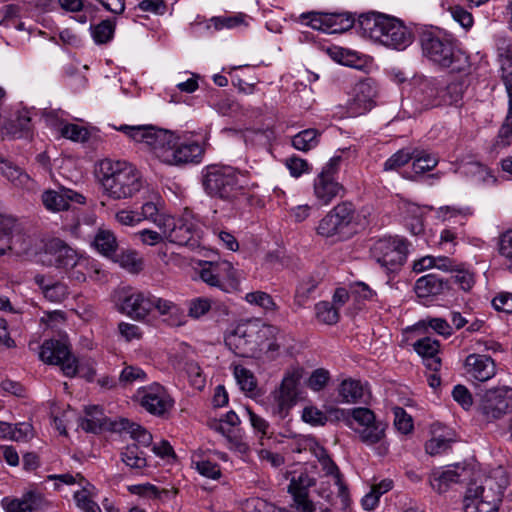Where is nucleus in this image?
Wrapping results in <instances>:
<instances>
[{
    "instance_id": "a18cd8bd",
    "label": "nucleus",
    "mask_w": 512,
    "mask_h": 512,
    "mask_svg": "<svg viewBox=\"0 0 512 512\" xmlns=\"http://www.w3.org/2000/svg\"><path fill=\"white\" fill-rule=\"evenodd\" d=\"M92 37L97 44L108 43L115 32V21L106 19L95 26H91Z\"/></svg>"
},
{
    "instance_id": "c85d7f7f",
    "label": "nucleus",
    "mask_w": 512,
    "mask_h": 512,
    "mask_svg": "<svg viewBox=\"0 0 512 512\" xmlns=\"http://www.w3.org/2000/svg\"><path fill=\"white\" fill-rule=\"evenodd\" d=\"M34 282L39 286L44 297L51 302L60 303L68 297V287L63 282L52 281L42 274L35 275Z\"/></svg>"
},
{
    "instance_id": "69168bd1",
    "label": "nucleus",
    "mask_w": 512,
    "mask_h": 512,
    "mask_svg": "<svg viewBox=\"0 0 512 512\" xmlns=\"http://www.w3.org/2000/svg\"><path fill=\"white\" fill-rule=\"evenodd\" d=\"M495 45L499 61L512 58V41L506 36L497 35Z\"/></svg>"
},
{
    "instance_id": "423d86ee",
    "label": "nucleus",
    "mask_w": 512,
    "mask_h": 512,
    "mask_svg": "<svg viewBox=\"0 0 512 512\" xmlns=\"http://www.w3.org/2000/svg\"><path fill=\"white\" fill-rule=\"evenodd\" d=\"M506 485L502 471L470 482L464 497V512H499Z\"/></svg>"
},
{
    "instance_id": "2f4dec72",
    "label": "nucleus",
    "mask_w": 512,
    "mask_h": 512,
    "mask_svg": "<svg viewBox=\"0 0 512 512\" xmlns=\"http://www.w3.org/2000/svg\"><path fill=\"white\" fill-rule=\"evenodd\" d=\"M467 473L468 471L465 468L447 469L441 473H434L430 478V484L435 491L443 493L447 491L451 484L462 482Z\"/></svg>"
},
{
    "instance_id": "79ce46f5",
    "label": "nucleus",
    "mask_w": 512,
    "mask_h": 512,
    "mask_svg": "<svg viewBox=\"0 0 512 512\" xmlns=\"http://www.w3.org/2000/svg\"><path fill=\"white\" fill-rule=\"evenodd\" d=\"M87 418L80 419L79 426L86 432L97 433L101 430L103 423V413L98 406L87 407Z\"/></svg>"
},
{
    "instance_id": "f03ea898",
    "label": "nucleus",
    "mask_w": 512,
    "mask_h": 512,
    "mask_svg": "<svg viewBox=\"0 0 512 512\" xmlns=\"http://www.w3.org/2000/svg\"><path fill=\"white\" fill-rule=\"evenodd\" d=\"M418 41L423 57L433 65L456 73L469 71V56L447 31L433 26L425 27L420 30Z\"/></svg>"
},
{
    "instance_id": "6e6d98bb",
    "label": "nucleus",
    "mask_w": 512,
    "mask_h": 512,
    "mask_svg": "<svg viewBox=\"0 0 512 512\" xmlns=\"http://www.w3.org/2000/svg\"><path fill=\"white\" fill-rule=\"evenodd\" d=\"M394 425L397 428L398 431H400L403 434H408L413 429V421L412 418L407 412L401 408L396 407L394 409Z\"/></svg>"
},
{
    "instance_id": "49530a36",
    "label": "nucleus",
    "mask_w": 512,
    "mask_h": 512,
    "mask_svg": "<svg viewBox=\"0 0 512 512\" xmlns=\"http://www.w3.org/2000/svg\"><path fill=\"white\" fill-rule=\"evenodd\" d=\"M317 319L327 325L336 324L339 320L338 307L327 301H322L315 306Z\"/></svg>"
},
{
    "instance_id": "bb28decb",
    "label": "nucleus",
    "mask_w": 512,
    "mask_h": 512,
    "mask_svg": "<svg viewBox=\"0 0 512 512\" xmlns=\"http://www.w3.org/2000/svg\"><path fill=\"white\" fill-rule=\"evenodd\" d=\"M321 470L324 472V476L332 477L334 484L337 487V496L340 499V509L345 510L350 505V496L347 485L343 481V475L341 474L338 466L331 459L327 457L319 462Z\"/></svg>"
},
{
    "instance_id": "a211bd4d",
    "label": "nucleus",
    "mask_w": 512,
    "mask_h": 512,
    "mask_svg": "<svg viewBox=\"0 0 512 512\" xmlns=\"http://www.w3.org/2000/svg\"><path fill=\"white\" fill-rule=\"evenodd\" d=\"M119 309L135 320H144L151 312V293L128 289L119 297Z\"/></svg>"
},
{
    "instance_id": "4c0bfd02",
    "label": "nucleus",
    "mask_w": 512,
    "mask_h": 512,
    "mask_svg": "<svg viewBox=\"0 0 512 512\" xmlns=\"http://www.w3.org/2000/svg\"><path fill=\"white\" fill-rule=\"evenodd\" d=\"M320 135L321 133L316 129H305L294 135L291 143L295 149L307 152L318 145Z\"/></svg>"
},
{
    "instance_id": "3c124183",
    "label": "nucleus",
    "mask_w": 512,
    "mask_h": 512,
    "mask_svg": "<svg viewBox=\"0 0 512 512\" xmlns=\"http://www.w3.org/2000/svg\"><path fill=\"white\" fill-rule=\"evenodd\" d=\"M315 483V479L310 477L307 472L303 471L291 478L288 485V492H308V489L314 486Z\"/></svg>"
},
{
    "instance_id": "2eb2a0df",
    "label": "nucleus",
    "mask_w": 512,
    "mask_h": 512,
    "mask_svg": "<svg viewBox=\"0 0 512 512\" xmlns=\"http://www.w3.org/2000/svg\"><path fill=\"white\" fill-rule=\"evenodd\" d=\"M303 376L301 368H294L285 373L279 387L271 393L274 413L285 418L290 409L297 403L299 384Z\"/></svg>"
},
{
    "instance_id": "c9c22d12",
    "label": "nucleus",
    "mask_w": 512,
    "mask_h": 512,
    "mask_svg": "<svg viewBox=\"0 0 512 512\" xmlns=\"http://www.w3.org/2000/svg\"><path fill=\"white\" fill-rule=\"evenodd\" d=\"M119 430L126 431L130 434L131 438H133L138 444L148 447L152 443V435L145 428L140 426L137 423L131 422L128 419H120L118 423Z\"/></svg>"
},
{
    "instance_id": "6e6552de",
    "label": "nucleus",
    "mask_w": 512,
    "mask_h": 512,
    "mask_svg": "<svg viewBox=\"0 0 512 512\" xmlns=\"http://www.w3.org/2000/svg\"><path fill=\"white\" fill-rule=\"evenodd\" d=\"M204 155L203 147L196 141H181V138L171 131V137L164 141L157 150V158L173 166L198 164Z\"/></svg>"
},
{
    "instance_id": "c756f323",
    "label": "nucleus",
    "mask_w": 512,
    "mask_h": 512,
    "mask_svg": "<svg viewBox=\"0 0 512 512\" xmlns=\"http://www.w3.org/2000/svg\"><path fill=\"white\" fill-rule=\"evenodd\" d=\"M414 350L424 358L426 366L436 372L441 366V360L437 356L440 343L436 339L424 337L414 343Z\"/></svg>"
},
{
    "instance_id": "f257e3e1",
    "label": "nucleus",
    "mask_w": 512,
    "mask_h": 512,
    "mask_svg": "<svg viewBox=\"0 0 512 512\" xmlns=\"http://www.w3.org/2000/svg\"><path fill=\"white\" fill-rule=\"evenodd\" d=\"M283 334L274 325L259 320H247L225 335L226 347L236 356L275 359L282 345Z\"/></svg>"
},
{
    "instance_id": "f704fd0d",
    "label": "nucleus",
    "mask_w": 512,
    "mask_h": 512,
    "mask_svg": "<svg viewBox=\"0 0 512 512\" xmlns=\"http://www.w3.org/2000/svg\"><path fill=\"white\" fill-rule=\"evenodd\" d=\"M160 204V196L155 194L151 200H148L142 204L139 214L142 220H150L155 223L160 230H162L164 227L163 222H166L167 218L170 216L159 213Z\"/></svg>"
},
{
    "instance_id": "b1692460",
    "label": "nucleus",
    "mask_w": 512,
    "mask_h": 512,
    "mask_svg": "<svg viewBox=\"0 0 512 512\" xmlns=\"http://www.w3.org/2000/svg\"><path fill=\"white\" fill-rule=\"evenodd\" d=\"M47 252L54 257V264L57 268L68 270L84 266V259H81L74 249L60 239L52 240L47 247Z\"/></svg>"
},
{
    "instance_id": "20e7f679",
    "label": "nucleus",
    "mask_w": 512,
    "mask_h": 512,
    "mask_svg": "<svg viewBox=\"0 0 512 512\" xmlns=\"http://www.w3.org/2000/svg\"><path fill=\"white\" fill-rule=\"evenodd\" d=\"M99 167L104 193L113 200L133 198L146 185L142 173L126 161L104 159Z\"/></svg>"
},
{
    "instance_id": "7c9ffc66",
    "label": "nucleus",
    "mask_w": 512,
    "mask_h": 512,
    "mask_svg": "<svg viewBox=\"0 0 512 512\" xmlns=\"http://www.w3.org/2000/svg\"><path fill=\"white\" fill-rule=\"evenodd\" d=\"M339 396L343 402L356 403L366 402L370 395L366 384L359 380L346 379L339 386Z\"/></svg>"
},
{
    "instance_id": "473e14b6",
    "label": "nucleus",
    "mask_w": 512,
    "mask_h": 512,
    "mask_svg": "<svg viewBox=\"0 0 512 512\" xmlns=\"http://www.w3.org/2000/svg\"><path fill=\"white\" fill-rule=\"evenodd\" d=\"M441 88V106L444 105H457L462 99L467 84L464 79H457L451 81L447 85H440Z\"/></svg>"
},
{
    "instance_id": "e433bc0d",
    "label": "nucleus",
    "mask_w": 512,
    "mask_h": 512,
    "mask_svg": "<svg viewBox=\"0 0 512 512\" xmlns=\"http://www.w3.org/2000/svg\"><path fill=\"white\" fill-rule=\"evenodd\" d=\"M233 374L242 391L250 396L257 394V380L249 369L242 365H233Z\"/></svg>"
},
{
    "instance_id": "e2e57ef3",
    "label": "nucleus",
    "mask_w": 512,
    "mask_h": 512,
    "mask_svg": "<svg viewBox=\"0 0 512 512\" xmlns=\"http://www.w3.org/2000/svg\"><path fill=\"white\" fill-rule=\"evenodd\" d=\"M145 378L146 373L141 368L135 366H126L119 376V382L123 385H127L138 380L142 381Z\"/></svg>"
},
{
    "instance_id": "9d476101",
    "label": "nucleus",
    "mask_w": 512,
    "mask_h": 512,
    "mask_svg": "<svg viewBox=\"0 0 512 512\" xmlns=\"http://www.w3.org/2000/svg\"><path fill=\"white\" fill-rule=\"evenodd\" d=\"M357 218L356 208L350 201H343L329 211L319 222L317 233L324 237L346 238Z\"/></svg>"
},
{
    "instance_id": "5fc2aeb1",
    "label": "nucleus",
    "mask_w": 512,
    "mask_h": 512,
    "mask_svg": "<svg viewBox=\"0 0 512 512\" xmlns=\"http://www.w3.org/2000/svg\"><path fill=\"white\" fill-rule=\"evenodd\" d=\"M196 470L204 477L217 480L221 477V469L217 463L210 460H200L194 462Z\"/></svg>"
},
{
    "instance_id": "5701e85b",
    "label": "nucleus",
    "mask_w": 512,
    "mask_h": 512,
    "mask_svg": "<svg viewBox=\"0 0 512 512\" xmlns=\"http://www.w3.org/2000/svg\"><path fill=\"white\" fill-rule=\"evenodd\" d=\"M354 98L351 103V109L357 114H363L370 111L375 105L377 96V87L371 78L359 81L354 88Z\"/></svg>"
},
{
    "instance_id": "1a4fd4ad",
    "label": "nucleus",
    "mask_w": 512,
    "mask_h": 512,
    "mask_svg": "<svg viewBox=\"0 0 512 512\" xmlns=\"http://www.w3.org/2000/svg\"><path fill=\"white\" fill-rule=\"evenodd\" d=\"M372 258L387 272L397 271L407 259L408 242L401 237H384L371 246Z\"/></svg>"
},
{
    "instance_id": "13d9d810",
    "label": "nucleus",
    "mask_w": 512,
    "mask_h": 512,
    "mask_svg": "<svg viewBox=\"0 0 512 512\" xmlns=\"http://www.w3.org/2000/svg\"><path fill=\"white\" fill-rule=\"evenodd\" d=\"M330 379V374L328 370L319 368L312 372L311 376L308 379V387L313 391H320L324 389L326 384Z\"/></svg>"
},
{
    "instance_id": "4468645a",
    "label": "nucleus",
    "mask_w": 512,
    "mask_h": 512,
    "mask_svg": "<svg viewBox=\"0 0 512 512\" xmlns=\"http://www.w3.org/2000/svg\"><path fill=\"white\" fill-rule=\"evenodd\" d=\"M478 410L486 422H493L512 412V388L500 386L486 390L479 400Z\"/></svg>"
},
{
    "instance_id": "680f3d73",
    "label": "nucleus",
    "mask_w": 512,
    "mask_h": 512,
    "mask_svg": "<svg viewBox=\"0 0 512 512\" xmlns=\"http://www.w3.org/2000/svg\"><path fill=\"white\" fill-rule=\"evenodd\" d=\"M211 308V301L208 298L199 297L190 301L189 316L198 319L205 315Z\"/></svg>"
},
{
    "instance_id": "a19ab883",
    "label": "nucleus",
    "mask_w": 512,
    "mask_h": 512,
    "mask_svg": "<svg viewBox=\"0 0 512 512\" xmlns=\"http://www.w3.org/2000/svg\"><path fill=\"white\" fill-rule=\"evenodd\" d=\"M247 19L248 16L241 12L231 16H216L210 19V24L207 28L213 26L216 31H219L222 29H234L241 25L248 26Z\"/></svg>"
},
{
    "instance_id": "4be33fe9",
    "label": "nucleus",
    "mask_w": 512,
    "mask_h": 512,
    "mask_svg": "<svg viewBox=\"0 0 512 512\" xmlns=\"http://www.w3.org/2000/svg\"><path fill=\"white\" fill-rule=\"evenodd\" d=\"M345 192L344 186L335 178L318 174L314 179L313 193L317 202L321 205H328L336 197H343Z\"/></svg>"
},
{
    "instance_id": "774afa93",
    "label": "nucleus",
    "mask_w": 512,
    "mask_h": 512,
    "mask_svg": "<svg viewBox=\"0 0 512 512\" xmlns=\"http://www.w3.org/2000/svg\"><path fill=\"white\" fill-rule=\"evenodd\" d=\"M499 253L505 259L512 262V230L504 232L499 239Z\"/></svg>"
},
{
    "instance_id": "a878e982",
    "label": "nucleus",
    "mask_w": 512,
    "mask_h": 512,
    "mask_svg": "<svg viewBox=\"0 0 512 512\" xmlns=\"http://www.w3.org/2000/svg\"><path fill=\"white\" fill-rule=\"evenodd\" d=\"M43 500L41 493L29 491L21 498L4 497L1 506L5 512H34L42 506Z\"/></svg>"
},
{
    "instance_id": "0e129e2a",
    "label": "nucleus",
    "mask_w": 512,
    "mask_h": 512,
    "mask_svg": "<svg viewBox=\"0 0 512 512\" xmlns=\"http://www.w3.org/2000/svg\"><path fill=\"white\" fill-rule=\"evenodd\" d=\"M16 220L12 216L0 214V242L10 245V235L15 227Z\"/></svg>"
},
{
    "instance_id": "338daca9",
    "label": "nucleus",
    "mask_w": 512,
    "mask_h": 512,
    "mask_svg": "<svg viewBox=\"0 0 512 512\" xmlns=\"http://www.w3.org/2000/svg\"><path fill=\"white\" fill-rule=\"evenodd\" d=\"M493 307L506 314H512V293L501 292L495 296L492 300Z\"/></svg>"
},
{
    "instance_id": "f3484780",
    "label": "nucleus",
    "mask_w": 512,
    "mask_h": 512,
    "mask_svg": "<svg viewBox=\"0 0 512 512\" xmlns=\"http://www.w3.org/2000/svg\"><path fill=\"white\" fill-rule=\"evenodd\" d=\"M41 201L45 209L50 212L71 211L76 216V209L72 203L84 204L85 197L72 189L60 186L58 190L43 191Z\"/></svg>"
},
{
    "instance_id": "bf43d9fd",
    "label": "nucleus",
    "mask_w": 512,
    "mask_h": 512,
    "mask_svg": "<svg viewBox=\"0 0 512 512\" xmlns=\"http://www.w3.org/2000/svg\"><path fill=\"white\" fill-rule=\"evenodd\" d=\"M153 309H156L161 315H172L179 311L177 305L172 301L151 294V311Z\"/></svg>"
},
{
    "instance_id": "dca6fc26",
    "label": "nucleus",
    "mask_w": 512,
    "mask_h": 512,
    "mask_svg": "<svg viewBox=\"0 0 512 512\" xmlns=\"http://www.w3.org/2000/svg\"><path fill=\"white\" fill-rule=\"evenodd\" d=\"M140 405L150 414L163 417L174 407V399L159 383H152L138 390Z\"/></svg>"
},
{
    "instance_id": "ea45409f",
    "label": "nucleus",
    "mask_w": 512,
    "mask_h": 512,
    "mask_svg": "<svg viewBox=\"0 0 512 512\" xmlns=\"http://www.w3.org/2000/svg\"><path fill=\"white\" fill-rule=\"evenodd\" d=\"M0 172L16 186H27L31 181L26 172L7 159L0 161Z\"/></svg>"
},
{
    "instance_id": "9b49d317",
    "label": "nucleus",
    "mask_w": 512,
    "mask_h": 512,
    "mask_svg": "<svg viewBox=\"0 0 512 512\" xmlns=\"http://www.w3.org/2000/svg\"><path fill=\"white\" fill-rule=\"evenodd\" d=\"M346 424L358 434L360 440L366 445L380 442L384 435L386 425L376 420L372 410L366 407H356L350 410V418Z\"/></svg>"
},
{
    "instance_id": "052dcab7",
    "label": "nucleus",
    "mask_w": 512,
    "mask_h": 512,
    "mask_svg": "<svg viewBox=\"0 0 512 512\" xmlns=\"http://www.w3.org/2000/svg\"><path fill=\"white\" fill-rule=\"evenodd\" d=\"M74 500L77 506L85 512H102L98 504L90 499L85 488L74 493Z\"/></svg>"
},
{
    "instance_id": "f8f14e48",
    "label": "nucleus",
    "mask_w": 512,
    "mask_h": 512,
    "mask_svg": "<svg viewBox=\"0 0 512 512\" xmlns=\"http://www.w3.org/2000/svg\"><path fill=\"white\" fill-rule=\"evenodd\" d=\"M200 279L210 287L226 293L239 290L240 281L232 263L226 260L205 261L201 264Z\"/></svg>"
},
{
    "instance_id": "8fccbe9b",
    "label": "nucleus",
    "mask_w": 512,
    "mask_h": 512,
    "mask_svg": "<svg viewBox=\"0 0 512 512\" xmlns=\"http://www.w3.org/2000/svg\"><path fill=\"white\" fill-rule=\"evenodd\" d=\"M413 158V152L411 148H404L394 153L384 163V170H396L405 164H407Z\"/></svg>"
},
{
    "instance_id": "0eeeda50",
    "label": "nucleus",
    "mask_w": 512,
    "mask_h": 512,
    "mask_svg": "<svg viewBox=\"0 0 512 512\" xmlns=\"http://www.w3.org/2000/svg\"><path fill=\"white\" fill-rule=\"evenodd\" d=\"M39 357L45 363L60 365L62 372L67 377H74L79 374L91 381L95 375L92 363L89 360L78 362L72 356L70 347L64 340H45L41 346Z\"/></svg>"
},
{
    "instance_id": "7ed1b4c3",
    "label": "nucleus",
    "mask_w": 512,
    "mask_h": 512,
    "mask_svg": "<svg viewBox=\"0 0 512 512\" xmlns=\"http://www.w3.org/2000/svg\"><path fill=\"white\" fill-rule=\"evenodd\" d=\"M358 27L363 37L395 50L406 49L413 41L411 31L396 17L378 12L359 16Z\"/></svg>"
},
{
    "instance_id": "72a5a7b5",
    "label": "nucleus",
    "mask_w": 512,
    "mask_h": 512,
    "mask_svg": "<svg viewBox=\"0 0 512 512\" xmlns=\"http://www.w3.org/2000/svg\"><path fill=\"white\" fill-rule=\"evenodd\" d=\"M93 245L98 252L107 257H113L118 248L116 236L107 229L98 230L94 237Z\"/></svg>"
},
{
    "instance_id": "58836bf2",
    "label": "nucleus",
    "mask_w": 512,
    "mask_h": 512,
    "mask_svg": "<svg viewBox=\"0 0 512 512\" xmlns=\"http://www.w3.org/2000/svg\"><path fill=\"white\" fill-rule=\"evenodd\" d=\"M412 152V168L416 174H423L430 171L438 164V158L431 153L417 148L412 149Z\"/></svg>"
},
{
    "instance_id": "864d4df0",
    "label": "nucleus",
    "mask_w": 512,
    "mask_h": 512,
    "mask_svg": "<svg viewBox=\"0 0 512 512\" xmlns=\"http://www.w3.org/2000/svg\"><path fill=\"white\" fill-rule=\"evenodd\" d=\"M61 135L72 141L85 142L89 138V132L86 128L77 124H66L61 128Z\"/></svg>"
},
{
    "instance_id": "603ef678",
    "label": "nucleus",
    "mask_w": 512,
    "mask_h": 512,
    "mask_svg": "<svg viewBox=\"0 0 512 512\" xmlns=\"http://www.w3.org/2000/svg\"><path fill=\"white\" fill-rule=\"evenodd\" d=\"M327 13H318V12H307L300 15V19L302 21L308 19L306 25L310 26L315 30H320L322 32L329 33L328 29V21Z\"/></svg>"
},
{
    "instance_id": "4d7b16f0",
    "label": "nucleus",
    "mask_w": 512,
    "mask_h": 512,
    "mask_svg": "<svg viewBox=\"0 0 512 512\" xmlns=\"http://www.w3.org/2000/svg\"><path fill=\"white\" fill-rule=\"evenodd\" d=\"M451 448V440L444 437H433L425 444L428 454L435 456L447 452Z\"/></svg>"
},
{
    "instance_id": "ddd939ff",
    "label": "nucleus",
    "mask_w": 512,
    "mask_h": 512,
    "mask_svg": "<svg viewBox=\"0 0 512 512\" xmlns=\"http://www.w3.org/2000/svg\"><path fill=\"white\" fill-rule=\"evenodd\" d=\"M163 226L161 231L170 242L191 249L200 246L201 229L189 214L178 219L170 216L163 222Z\"/></svg>"
},
{
    "instance_id": "09e8293b",
    "label": "nucleus",
    "mask_w": 512,
    "mask_h": 512,
    "mask_svg": "<svg viewBox=\"0 0 512 512\" xmlns=\"http://www.w3.org/2000/svg\"><path fill=\"white\" fill-rule=\"evenodd\" d=\"M245 300L253 305L259 306L265 311H276L278 309L277 304L274 302L271 295L263 291H254L247 293Z\"/></svg>"
},
{
    "instance_id": "de8ad7c7",
    "label": "nucleus",
    "mask_w": 512,
    "mask_h": 512,
    "mask_svg": "<svg viewBox=\"0 0 512 512\" xmlns=\"http://www.w3.org/2000/svg\"><path fill=\"white\" fill-rule=\"evenodd\" d=\"M113 257H115V261L119 263L121 267L129 272L138 273L142 270L143 262L135 251L129 250L123 251L120 254L115 253Z\"/></svg>"
},
{
    "instance_id": "aec40b11",
    "label": "nucleus",
    "mask_w": 512,
    "mask_h": 512,
    "mask_svg": "<svg viewBox=\"0 0 512 512\" xmlns=\"http://www.w3.org/2000/svg\"><path fill=\"white\" fill-rule=\"evenodd\" d=\"M0 131L4 137L11 139L27 138L31 136V113L28 109H19L10 118L0 116Z\"/></svg>"
},
{
    "instance_id": "c03bdc74",
    "label": "nucleus",
    "mask_w": 512,
    "mask_h": 512,
    "mask_svg": "<svg viewBox=\"0 0 512 512\" xmlns=\"http://www.w3.org/2000/svg\"><path fill=\"white\" fill-rule=\"evenodd\" d=\"M329 33H339L348 30L354 25V18L349 13H327Z\"/></svg>"
},
{
    "instance_id": "393cba45",
    "label": "nucleus",
    "mask_w": 512,
    "mask_h": 512,
    "mask_svg": "<svg viewBox=\"0 0 512 512\" xmlns=\"http://www.w3.org/2000/svg\"><path fill=\"white\" fill-rule=\"evenodd\" d=\"M414 99L421 105V110L441 106L440 83L436 79H421L414 89Z\"/></svg>"
},
{
    "instance_id": "412c9836",
    "label": "nucleus",
    "mask_w": 512,
    "mask_h": 512,
    "mask_svg": "<svg viewBox=\"0 0 512 512\" xmlns=\"http://www.w3.org/2000/svg\"><path fill=\"white\" fill-rule=\"evenodd\" d=\"M464 367L466 373L475 380L484 382L491 379L496 373V365L489 355L470 354L466 357Z\"/></svg>"
},
{
    "instance_id": "6ab92c4d",
    "label": "nucleus",
    "mask_w": 512,
    "mask_h": 512,
    "mask_svg": "<svg viewBox=\"0 0 512 512\" xmlns=\"http://www.w3.org/2000/svg\"><path fill=\"white\" fill-rule=\"evenodd\" d=\"M115 129L123 132L137 142L148 145L156 157L158 148L163 145L164 141H167V139L171 137L170 130L158 129L151 125H121L115 127Z\"/></svg>"
},
{
    "instance_id": "39448f33",
    "label": "nucleus",
    "mask_w": 512,
    "mask_h": 512,
    "mask_svg": "<svg viewBox=\"0 0 512 512\" xmlns=\"http://www.w3.org/2000/svg\"><path fill=\"white\" fill-rule=\"evenodd\" d=\"M204 191L212 198L235 204L248 199L240 173L231 166L209 165L202 171Z\"/></svg>"
},
{
    "instance_id": "cd10ccee",
    "label": "nucleus",
    "mask_w": 512,
    "mask_h": 512,
    "mask_svg": "<svg viewBox=\"0 0 512 512\" xmlns=\"http://www.w3.org/2000/svg\"><path fill=\"white\" fill-rule=\"evenodd\" d=\"M450 289L449 281L437 274H427L420 277L415 283V292L420 298L437 296Z\"/></svg>"
},
{
    "instance_id": "37998d69",
    "label": "nucleus",
    "mask_w": 512,
    "mask_h": 512,
    "mask_svg": "<svg viewBox=\"0 0 512 512\" xmlns=\"http://www.w3.org/2000/svg\"><path fill=\"white\" fill-rule=\"evenodd\" d=\"M122 461L130 468L140 470L147 466L143 451L137 444L128 445L121 453Z\"/></svg>"
}]
</instances>
